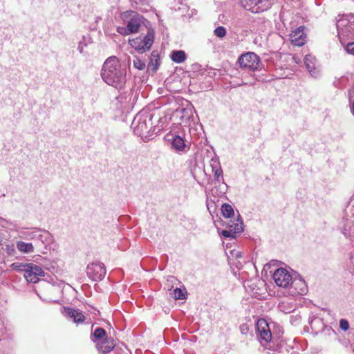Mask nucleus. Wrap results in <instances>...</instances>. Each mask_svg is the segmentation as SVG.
I'll list each match as a JSON object with an SVG mask.
<instances>
[{"label": "nucleus", "mask_w": 354, "mask_h": 354, "mask_svg": "<svg viewBox=\"0 0 354 354\" xmlns=\"http://www.w3.org/2000/svg\"><path fill=\"white\" fill-rule=\"evenodd\" d=\"M221 211L223 216L225 218H230L232 216L234 215V209L232 207V205L224 203L221 207Z\"/></svg>", "instance_id": "5701e85b"}, {"label": "nucleus", "mask_w": 354, "mask_h": 354, "mask_svg": "<svg viewBox=\"0 0 354 354\" xmlns=\"http://www.w3.org/2000/svg\"><path fill=\"white\" fill-rule=\"evenodd\" d=\"M153 32L149 31L143 37H138L129 40V44L132 48L140 53L149 50L153 43Z\"/></svg>", "instance_id": "f03ea898"}, {"label": "nucleus", "mask_w": 354, "mask_h": 354, "mask_svg": "<svg viewBox=\"0 0 354 354\" xmlns=\"http://www.w3.org/2000/svg\"><path fill=\"white\" fill-rule=\"evenodd\" d=\"M242 6L253 13H259L266 10L270 3L267 0H241Z\"/></svg>", "instance_id": "39448f33"}, {"label": "nucleus", "mask_w": 354, "mask_h": 354, "mask_svg": "<svg viewBox=\"0 0 354 354\" xmlns=\"http://www.w3.org/2000/svg\"><path fill=\"white\" fill-rule=\"evenodd\" d=\"M45 235H46V233L42 232L39 229L32 228L26 231L21 232L20 236L27 240H35L36 241V245L39 246L40 243L42 244L45 243Z\"/></svg>", "instance_id": "6e6552de"}, {"label": "nucleus", "mask_w": 354, "mask_h": 354, "mask_svg": "<svg viewBox=\"0 0 354 354\" xmlns=\"http://www.w3.org/2000/svg\"><path fill=\"white\" fill-rule=\"evenodd\" d=\"M211 166L212 167V171L214 172L215 180L219 181L220 178H222L223 176V170L221 169L219 162L216 159H212Z\"/></svg>", "instance_id": "412c9836"}, {"label": "nucleus", "mask_w": 354, "mask_h": 354, "mask_svg": "<svg viewBox=\"0 0 354 354\" xmlns=\"http://www.w3.org/2000/svg\"><path fill=\"white\" fill-rule=\"evenodd\" d=\"M239 62L241 68L252 71L259 69L260 66L259 57L251 52L242 55L239 59Z\"/></svg>", "instance_id": "7ed1b4c3"}, {"label": "nucleus", "mask_w": 354, "mask_h": 354, "mask_svg": "<svg viewBox=\"0 0 354 354\" xmlns=\"http://www.w3.org/2000/svg\"><path fill=\"white\" fill-rule=\"evenodd\" d=\"M339 327L344 331H346L349 329V323L345 319H341L339 320Z\"/></svg>", "instance_id": "c85d7f7f"}, {"label": "nucleus", "mask_w": 354, "mask_h": 354, "mask_svg": "<svg viewBox=\"0 0 354 354\" xmlns=\"http://www.w3.org/2000/svg\"><path fill=\"white\" fill-rule=\"evenodd\" d=\"M214 34L219 38H223L226 35V30L223 26H218L214 30Z\"/></svg>", "instance_id": "cd10ccee"}, {"label": "nucleus", "mask_w": 354, "mask_h": 354, "mask_svg": "<svg viewBox=\"0 0 354 354\" xmlns=\"http://www.w3.org/2000/svg\"><path fill=\"white\" fill-rule=\"evenodd\" d=\"M257 330L258 335L265 342H270L272 338L271 331L267 322L263 319H259L257 322Z\"/></svg>", "instance_id": "9d476101"}, {"label": "nucleus", "mask_w": 354, "mask_h": 354, "mask_svg": "<svg viewBox=\"0 0 354 354\" xmlns=\"http://www.w3.org/2000/svg\"><path fill=\"white\" fill-rule=\"evenodd\" d=\"M126 71L121 68V65L116 57H110L104 62L101 76L103 80L113 87H119L125 81Z\"/></svg>", "instance_id": "f257e3e1"}, {"label": "nucleus", "mask_w": 354, "mask_h": 354, "mask_svg": "<svg viewBox=\"0 0 354 354\" xmlns=\"http://www.w3.org/2000/svg\"><path fill=\"white\" fill-rule=\"evenodd\" d=\"M79 49H80V53H82V50H83L82 48H80V47L79 46Z\"/></svg>", "instance_id": "473e14b6"}, {"label": "nucleus", "mask_w": 354, "mask_h": 354, "mask_svg": "<svg viewBox=\"0 0 354 354\" xmlns=\"http://www.w3.org/2000/svg\"><path fill=\"white\" fill-rule=\"evenodd\" d=\"M305 66L312 76H316L318 73L316 68V59L311 55H308L304 59Z\"/></svg>", "instance_id": "dca6fc26"}, {"label": "nucleus", "mask_w": 354, "mask_h": 354, "mask_svg": "<svg viewBox=\"0 0 354 354\" xmlns=\"http://www.w3.org/2000/svg\"><path fill=\"white\" fill-rule=\"evenodd\" d=\"M133 66L138 70H144L145 68V63L138 58H136L133 62Z\"/></svg>", "instance_id": "a878e982"}, {"label": "nucleus", "mask_w": 354, "mask_h": 354, "mask_svg": "<svg viewBox=\"0 0 354 354\" xmlns=\"http://www.w3.org/2000/svg\"><path fill=\"white\" fill-rule=\"evenodd\" d=\"M132 125L135 133L140 136H144L149 129L147 118L142 119L140 117L137 116L134 118Z\"/></svg>", "instance_id": "f8f14e48"}, {"label": "nucleus", "mask_w": 354, "mask_h": 354, "mask_svg": "<svg viewBox=\"0 0 354 354\" xmlns=\"http://www.w3.org/2000/svg\"><path fill=\"white\" fill-rule=\"evenodd\" d=\"M272 278L275 283L282 288H288L293 283L291 274L285 268L277 269L272 275Z\"/></svg>", "instance_id": "20e7f679"}, {"label": "nucleus", "mask_w": 354, "mask_h": 354, "mask_svg": "<svg viewBox=\"0 0 354 354\" xmlns=\"http://www.w3.org/2000/svg\"><path fill=\"white\" fill-rule=\"evenodd\" d=\"M141 24L142 17L136 15L130 19L128 22L127 27L131 33H135L139 31Z\"/></svg>", "instance_id": "6ab92c4d"}, {"label": "nucleus", "mask_w": 354, "mask_h": 354, "mask_svg": "<svg viewBox=\"0 0 354 354\" xmlns=\"http://www.w3.org/2000/svg\"><path fill=\"white\" fill-rule=\"evenodd\" d=\"M118 32L121 34V35H129L130 34V31L129 30V28L128 27L125 28V27H118Z\"/></svg>", "instance_id": "c756f323"}, {"label": "nucleus", "mask_w": 354, "mask_h": 354, "mask_svg": "<svg viewBox=\"0 0 354 354\" xmlns=\"http://www.w3.org/2000/svg\"><path fill=\"white\" fill-rule=\"evenodd\" d=\"M304 27L299 26L290 35V39L292 45L297 46H303L306 41V35L304 32Z\"/></svg>", "instance_id": "9b49d317"}, {"label": "nucleus", "mask_w": 354, "mask_h": 354, "mask_svg": "<svg viewBox=\"0 0 354 354\" xmlns=\"http://www.w3.org/2000/svg\"><path fill=\"white\" fill-rule=\"evenodd\" d=\"M352 111L354 114V101H353V105H352Z\"/></svg>", "instance_id": "2f4dec72"}, {"label": "nucleus", "mask_w": 354, "mask_h": 354, "mask_svg": "<svg viewBox=\"0 0 354 354\" xmlns=\"http://www.w3.org/2000/svg\"><path fill=\"white\" fill-rule=\"evenodd\" d=\"M155 62H156V65H158V59H156Z\"/></svg>", "instance_id": "72a5a7b5"}, {"label": "nucleus", "mask_w": 354, "mask_h": 354, "mask_svg": "<svg viewBox=\"0 0 354 354\" xmlns=\"http://www.w3.org/2000/svg\"><path fill=\"white\" fill-rule=\"evenodd\" d=\"M66 315L73 319L75 323H82L84 320V316L81 311L71 308H64Z\"/></svg>", "instance_id": "a211bd4d"}, {"label": "nucleus", "mask_w": 354, "mask_h": 354, "mask_svg": "<svg viewBox=\"0 0 354 354\" xmlns=\"http://www.w3.org/2000/svg\"><path fill=\"white\" fill-rule=\"evenodd\" d=\"M290 287V293L292 295L299 294L304 295L307 292V287L305 281L301 279L293 280Z\"/></svg>", "instance_id": "ddd939ff"}, {"label": "nucleus", "mask_w": 354, "mask_h": 354, "mask_svg": "<svg viewBox=\"0 0 354 354\" xmlns=\"http://www.w3.org/2000/svg\"><path fill=\"white\" fill-rule=\"evenodd\" d=\"M228 230H223L222 236L224 237L235 238V234L241 233L243 231V221L239 218L234 221L230 220L227 223Z\"/></svg>", "instance_id": "1a4fd4ad"}, {"label": "nucleus", "mask_w": 354, "mask_h": 354, "mask_svg": "<svg viewBox=\"0 0 354 354\" xmlns=\"http://www.w3.org/2000/svg\"><path fill=\"white\" fill-rule=\"evenodd\" d=\"M348 53L354 55V41L348 43L346 47Z\"/></svg>", "instance_id": "7c9ffc66"}, {"label": "nucleus", "mask_w": 354, "mask_h": 354, "mask_svg": "<svg viewBox=\"0 0 354 354\" xmlns=\"http://www.w3.org/2000/svg\"><path fill=\"white\" fill-rule=\"evenodd\" d=\"M86 270L88 277L93 281L102 280L106 273L104 265L100 262H95L88 265Z\"/></svg>", "instance_id": "423d86ee"}, {"label": "nucleus", "mask_w": 354, "mask_h": 354, "mask_svg": "<svg viewBox=\"0 0 354 354\" xmlns=\"http://www.w3.org/2000/svg\"><path fill=\"white\" fill-rule=\"evenodd\" d=\"M24 275L27 281L35 283L39 280L40 277L44 276V272L40 266L34 263H28Z\"/></svg>", "instance_id": "0eeeda50"}, {"label": "nucleus", "mask_w": 354, "mask_h": 354, "mask_svg": "<svg viewBox=\"0 0 354 354\" xmlns=\"http://www.w3.org/2000/svg\"><path fill=\"white\" fill-rule=\"evenodd\" d=\"M17 250L22 253H31L34 252V246L31 243H26L22 241L16 243Z\"/></svg>", "instance_id": "aec40b11"}, {"label": "nucleus", "mask_w": 354, "mask_h": 354, "mask_svg": "<svg viewBox=\"0 0 354 354\" xmlns=\"http://www.w3.org/2000/svg\"><path fill=\"white\" fill-rule=\"evenodd\" d=\"M115 346V343L111 338H105L103 341L97 343V349L103 353H109Z\"/></svg>", "instance_id": "f3484780"}, {"label": "nucleus", "mask_w": 354, "mask_h": 354, "mask_svg": "<svg viewBox=\"0 0 354 354\" xmlns=\"http://www.w3.org/2000/svg\"><path fill=\"white\" fill-rule=\"evenodd\" d=\"M171 58L174 62L180 64L185 61L187 56L183 50H176L172 52Z\"/></svg>", "instance_id": "4be33fe9"}, {"label": "nucleus", "mask_w": 354, "mask_h": 354, "mask_svg": "<svg viewBox=\"0 0 354 354\" xmlns=\"http://www.w3.org/2000/svg\"><path fill=\"white\" fill-rule=\"evenodd\" d=\"M28 263L23 264L20 263H13L10 265V268L17 271H23L25 272Z\"/></svg>", "instance_id": "b1692460"}, {"label": "nucleus", "mask_w": 354, "mask_h": 354, "mask_svg": "<svg viewBox=\"0 0 354 354\" xmlns=\"http://www.w3.org/2000/svg\"><path fill=\"white\" fill-rule=\"evenodd\" d=\"M173 295L176 299H183L185 298V292L180 288H175L173 291Z\"/></svg>", "instance_id": "393cba45"}, {"label": "nucleus", "mask_w": 354, "mask_h": 354, "mask_svg": "<svg viewBox=\"0 0 354 354\" xmlns=\"http://www.w3.org/2000/svg\"><path fill=\"white\" fill-rule=\"evenodd\" d=\"M339 33L354 35V25L349 24L346 19H340L337 23Z\"/></svg>", "instance_id": "4468645a"}, {"label": "nucleus", "mask_w": 354, "mask_h": 354, "mask_svg": "<svg viewBox=\"0 0 354 354\" xmlns=\"http://www.w3.org/2000/svg\"><path fill=\"white\" fill-rule=\"evenodd\" d=\"M171 148L178 153L185 152L188 150V147H187L185 140L179 136L174 137L171 142Z\"/></svg>", "instance_id": "2eb2a0df"}, {"label": "nucleus", "mask_w": 354, "mask_h": 354, "mask_svg": "<svg viewBox=\"0 0 354 354\" xmlns=\"http://www.w3.org/2000/svg\"><path fill=\"white\" fill-rule=\"evenodd\" d=\"M106 335V331L104 329L102 328H97L95 330L93 333V336L96 339H100L104 337Z\"/></svg>", "instance_id": "bb28decb"}]
</instances>
